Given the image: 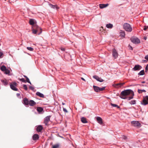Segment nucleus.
<instances>
[{
	"mask_svg": "<svg viewBox=\"0 0 148 148\" xmlns=\"http://www.w3.org/2000/svg\"><path fill=\"white\" fill-rule=\"evenodd\" d=\"M148 70V64H147L145 67V72H146Z\"/></svg>",
	"mask_w": 148,
	"mask_h": 148,
	"instance_id": "obj_40",
	"label": "nucleus"
},
{
	"mask_svg": "<svg viewBox=\"0 0 148 148\" xmlns=\"http://www.w3.org/2000/svg\"><path fill=\"white\" fill-rule=\"evenodd\" d=\"M136 103V101L135 100H132L130 101V103L131 104H134Z\"/></svg>",
	"mask_w": 148,
	"mask_h": 148,
	"instance_id": "obj_31",
	"label": "nucleus"
},
{
	"mask_svg": "<svg viewBox=\"0 0 148 148\" xmlns=\"http://www.w3.org/2000/svg\"><path fill=\"white\" fill-rule=\"evenodd\" d=\"M61 51H64L65 50V49L64 48H63V47H61L60 48Z\"/></svg>",
	"mask_w": 148,
	"mask_h": 148,
	"instance_id": "obj_39",
	"label": "nucleus"
},
{
	"mask_svg": "<svg viewBox=\"0 0 148 148\" xmlns=\"http://www.w3.org/2000/svg\"><path fill=\"white\" fill-rule=\"evenodd\" d=\"M123 28L126 31L130 32L132 30V28L131 25L128 23H125L124 24L123 26Z\"/></svg>",
	"mask_w": 148,
	"mask_h": 148,
	"instance_id": "obj_2",
	"label": "nucleus"
},
{
	"mask_svg": "<svg viewBox=\"0 0 148 148\" xmlns=\"http://www.w3.org/2000/svg\"><path fill=\"white\" fill-rule=\"evenodd\" d=\"M62 104L63 105H64L65 104V103H62Z\"/></svg>",
	"mask_w": 148,
	"mask_h": 148,
	"instance_id": "obj_54",
	"label": "nucleus"
},
{
	"mask_svg": "<svg viewBox=\"0 0 148 148\" xmlns=\"http://www.w3.org/2000/svg\"><path fill=\"white\" fill-rule=\"evenodd\" d=\"M42 129V126L41 125H39L37 127L36 130L38 132H40Z\"/></svg>",
	"mask_w": 148,
	"mask_h": 148,
	"instance_id": "obj_12",
	"label": "nucleus"
},
{
	"mask_svg": "<svg viewBox=\"0 0 148 148\" xmlns=\"http://www.w3.org/2000/svg\"><path fill=\"white\" fill-rule=\"evenodd\" d=\"M111 105L114 107H117V108H120L119 106H118L116 104H114L112 103H111Z\"/></svg>",
	"mask_w": 148,
	"mask_h": 148,
	"instance_id": "obj_32",
	"label": "nucleus"
},
{
	"mask_svg": "<svg viewBox=\"0 0 148 148\" xmlns=\"http://www.w3.org/2000/svg\"><path fill=\"white\" fill-rule=\"evenodd\" d=\"M24 88L26 90H27V88L26 85L24 84L23 86Z\"/></svg>",
	"mask_w": 148,
	"mask_h": 148,
	"instance_id": "obj_36",
	"label": "nucleus"
},
{
	"mask_svg": "<svg viewBox=\"0 0 148 148\" xmlns=\"http://www.w3.org/2000/svg\"><path fill=\"white\" fill-rule=\"evenodd\" d=\"M146 60H142V62L143 63H144V62H146Z\"/></svg>",
	"mask_w": 148,
	"mask_h": 148,
	"instance_id": "obj_50",
	"label": "nucleus"
},
{
	"mask_svg": "<svg viewBox=\"0 0 148 148\" xmlns=\"http://www.w3.org/2000/svg\"><path fill=\"white\" fill-rule=\"evenodd\" d=\"M106 27L107 28H111L113 27V25L111 24H107L106 25Z\"/></svg>",
	"mask_w": 148,
	"mask_h": 148,
	"instance_id": "obj_24",
	"label": "nucleus"
},
{
	"mask_svg": "<svg viewBox=\"0 0 148 148\" xmlns=\"http://www.w3.org/2000/svg\"><path fill=\"white\" fill-rule=\"evenodd\" d=\"M49 5L51 8H57V6L56 5H53L51 4H49Z\"/></svg>",
	"mask_w": 148,
	"mask_h": 148,
	"instance_id": "obj_29",
	"label": "nucleus"
},
{
	"mask_svg": "<svg viewBox=\"0 0 148 148\" xmlns=\"http://www.w3.org/2000/svg\"><path fill=\"white\" fill-rule=\"evenodd\" d=\"M145 59L148 61V55L146 56L145 57Z\"/></svg>",
	"mask_w": 148,
	"mask_h": 148,
	"instance_id": "obj_44",
	"label": "nucleus"
},
{
	"mask_svg": "<svg viewBox=\"0 0 148 148\" xmlns=\"http://www.w3.org/2000/svg\"><path fill=\"white\" fill-rule=\"evenodd\" d=\"M29 88L32 90H33L34 89V88L32 86H30L29 87Z\"/></svg>",
	"mask_w": 148,
	"mask_h": 148,
	"instance_id": "obj_45",
	"label": "nucleus"
},
{
	"mask_svg": "<svg viewBox=\"0 0 148 148\" xmlns=\"http://www.w3.org/2000/svg\"><path fill=\"white\" fill-rule=\"evenodd\" d=\"M130 40L131 42L135 44H138L140 42V41L137 38L135 37H132Z\"/></svg>",
	"mask_w": 148,
	"mask_h": 148,
	"instance_id": "obj_4",
	"label": "nucleus"
},
{
	"mask_svg": "<svg viewBox=\"0 0 148 148\" xmlns=\"http://www.w3.org/2000/svg\"><path fill=\"white\" fill-rule=\"evenodd\" d=\"M148 27L147 26H144V28H143V29L144 30H147V29L148 28Z\"/></svg>",
	"mask_w": 148,
	"mask_h": 148,
	"instance_id": "obj_41",
	"label": "nucleus"
},
{
	"mask_svg": "<svg viewBox=\"0 0 148 148\" xmlns=\"http://www.w3.org/2000/svg\"><path fill=\"white\" fill-rule=\"evenodd\" d=\"M37 110L38 112H41L43 110V109L41 107H39L37 108Z\"/></svg>",
	"mask_w": 148,
	"mask_h": 148,
	"instance_id": "obj_28",
	"label": "nucleus"
},
{
	"mask_svg": "<svg viewBox=\"0 0 148 148\" xmlns=\"http://www.w3.org/2000/svg\"><path fill=\"white\" fill-rule=\"evenodd\" d=\"M141 92H146V91L145 90H141Z\"/></svg>",
	"mask_w": 148,
	"mask_h": 148,
	"instance_id": "obj_49",
	"label": "nucleus"
},
{
	"mask_svg": "<svg viewBox=\"0 0 148 148\" xmlns=\"http://www.w3.org/2000/svg\"><path fill=\"white\" fill-rule=\"evenodd\" d=\"M2 82L4 85H6L8 84V81L6 79H4L2 80Z\"/></svg>",
	"mask_w": 148,
	"mask_h": 148,
	"instance_id": "obj_26",
	"label": "nucleus"
},
{
	"mask_svg": "<svg viewBox=\"0 0 148 148\" xmlns=\"http://www.w3.org/2000/svg\"><path fill=\"white\" fill-rule=\"evenodd\" d=\"M129 48L131 50H133L132 47H131V46L130 45H129Z\"/></svg>",
	"mask_w": 148,
	"mask_h": 148,
	"instance_id": "obj_46",
	"label": "nucleus"
},
{
	"mask_svg": "<svg viewBox=\"0 0 148 148\" xmlns=\"http://www.w3.org/2000/svg\"><path fill=\"white\" fill-rule=\"evenodd\" d=\"M112 56L114 59L116 58L118 56V52L115 49H112Z\"/></svg>",
	"mask_w": 148,
	"mask_h": 148,
	"instance_id": "obj_7",
	"label": "nucleus"
},
{
	"mask_svg": "<svg viewBox=\"0 0 148 148\" xmlns=\"http://www.w3.org/2000/svg\"><path fill=\"white\" fill-rule=\"evenodd\" d=\"M59 146L60 145L59 144H56L53 145L52 148H58L59 147Z\"/></svg>",
	"mask_w": 148,
	"mask_h": 148,
	"instance_id": "obj_27",
	"label": "nucleus"
},
{
	"mask_svg": "<svg viewBox=\"0 0 148 148\" xmlns=\"http://www.w3.org/2000/svg\"><path fill=\"white\" fill-rule=\"evenodd\" d=\"M32 28V32L34 34H36L38 30H41V29L40 28L35 25L33 26Z\"/></svg>",
	"mask_w": 148,
	"mask_h": 148,
	"instance_id": "obj_5",
	"label": "nucleus"
},
{
	"mask_svg": "<svg viewBox=\"0 0 148 148\" xmlns=\"http://www.w3.org/2000/svg\"><path fill=\"white\" fill-rule=\"evenodd\" d=\"M134 93L133 91L131 90H126L122 91L119 97L121 98L125 99L128 98V100H129L133 98Z\"/></svg>",
	"mask_w": 148,
	"mask_h": 148,
	"instance_id": "obj_1",
	"label": "nucleus"
},
{
	"mask_svg": "<svg viewBox=\"0 0 148 148\" xmlns=\"http://www.w3.org/2000/svg\"><path fill=\"white\" fill-rule=\"evenodd\" d=\"M97 120L98 123L100 124L103 123L102 119L99 117H97Z\"/></svg>",
	"mask_w": 148,
	"mask_h": 148,
	"instance_id": "obj_14",
	"label": "nucleus"
},
{
	"mask_svg": "<svg viewBox=\"0 0 148 148\" xmlns=\"http://www.w3.org/2000/svg\"><path fill=\"white\" fill-rule=\"evenodd\" d=\"M81 79L82 80H84V81H85V79H84L83 78V77H81Z\"/></svg>",
	"mask_w": 148,
	"mask_h": 148,
	"instance_id": "obj_51",
	"label": "nucleus"
},
{
	"mask_svg": "<svg viewBox=\"0 0 148 148\" xmlns=\"http://www.w3.org/2000/svg\"><path fill=\"white\" fill-rule=\"evenodd\" d=\"M39 136L38 134H35L33 136V139L34 140H36L39 138Z\"/></svg>",
	"mask_w": 148,
	"mask_h": 148,
	"instance_id": "obj_15",
	"label": "nucleus"
},
{
	"mask_svg": "<svg viewBox=\"0 0 148 148\" xmlns=\"http://www.w3.org/2000/svg\"><path fill=\"white\" fill-rule=\"evenodd\" d=\"M27 48L28 50L31 51H33L34 50L33 48L31 47H27Z\"/></svg>",
	"mask_w": 148,
	"mask_h": 148,
	"instance_id": "obj_34",
	"label": "nucleus"
},
{
	"mask_svg": "<svg viewBox=\"0 0 148 148\" xmlns=\"http://www.w3.org/2000/svg\"><path fill=\"white\" fill-rule=\"evenodd\" d=\"M108 5V4H100L99 5V7L101 9L105 8Z\"/></svg>",
	"mask_w": 148,
	"mask_h": 148,
	"instance_id": "obj_16",
	"label": "nucleus"
},
{
	"mask_svg": "<svg viewBox=\"0 0 148 148\" xmlns=\"http://www.w3.org/2000/svg\"><path fill=\"white\" fill-rule=\"evenodd\" d=\"M138 92L139 93H142V92H141V90H140V89H138Z\"/></svg>",
	"mask_w": 148,
	"mask_h": 148,
	"instance_id": "obj_47",
	"label": "nucleus"
},
{
	"mask_svg": "<svg viewBox=\"0 0 148 148\" xmlns=\"http://www.w3.org/2000/svg\"><path fill=\"white\" fill-rule=\"evenodd\" d=\"M144 74V70L141 71L138 73V75H143Z\"/></svg>",
	"mask_w": 148,
	"mask_h": 148,
	"instance_id": "obj_33",
	"label": "nucleus"
},
{
	"mask_svg": "<svg viewBox=\"0 0 148 148\" xmlns=\"http://www.w3.org/2000/svg\"><path fill=\"white\" fill-rule=\"evenodd\" d=\"M146 38H145V40H146Z\"/></svg>",
	"mask_w": 148,
	"mask_h": 148,
	"instance_id": "obj_56",
	"label": "nucleus"
},
{
	"mask_svg": "<svg viewBox=\"0 0 148 148\" xmlns=\"http://www.w3.org/2000/svg\"><path fill=\"white\" fill-rule=\"evenodd\" d=\"M20 81H22L23 82H25V83L26 82V81L24 78L21 79H20Z\"/></svg>",
	"mask_w": 148,
	"mask_h": 148,
	"instance_id": "obj_38",
	"label": "nucleus"
},
{
	"mask_svg": "<svg viewBox=\"0 0 148 148\" xmlns=\"http://www.w3.org/2000/svg\"><path fill=\"white\" fill-rule=\"evenodd\" d=\"M36 102L32 100H31L29 101V104L31 106H34L35 105Z\"/></svg>",
	"mask_w": 148,
	"mask_h": 148,
	"instance_id": "obj_17",
	"label": "nucleus"
},
{
	"mask_svg": "<svg viewBox=\"0 0 148 148\" xmlns=\"http://www.w3.org/2000/svg\"><path fill=\"white\" fill-rule=\"evenodd\" d=\"M24 77H25L26 78L27 77L25 75H24Z\"/></svg>",
	"mask_w": 148,
	"mask_h": 148,
	"instance_id": "obj_52",
	"label": "nucleus"
},
{
	"mask_svg": "<svg viewBox=\"0 0 148 148\" xmlns=\"http://www.w3.org/2000/svg\"><path fill=\"white\" fill-rule=\"evenodd\" d=\"M93 77L96 79L97 81H99L100 82H102L103 81V79L99 77L97 75H94L93 76Z\"/></svg>",
	"mask_w": 148,
	"mask_h": 148,
	"instance_id": "obj_10",
	"label": "nucleus"
},
{
	"mask_svg": "<svg viewBox=\"0 0 148 148\" xmlns=\"http://www.w3.org/2000/svg\"><path fill=\"white\" fill-rule=\"evenodd\" d=\"M51 116H48L46 117L44 119V123L46 125H48V123L50 121Z\"/></svg>",
	"mask_w": 148,
	"mask_h": 148,
	"instance_id": "obj_8",
	"label": "nucleus"
},
{
	"mask_svg": "<svg viewBox=\"0 0 148 148\" xmlns=\"http://www.w3.org/2000/svg\"><path fill=\"white\" fill-rule=\"evenodd\" d=\"M20 95V94H17V95H18H18Z\"/></svg>",
	"mask_w": 148,
	"mask_h": 148,
	"instance_id": "obj_55",
	"label": "nucleus"
},
{
	"mask_svg": "<svg viewBox=\"0 0 148 148\" xmlns=\"http://www.w3.org/2000/svg\"><path fill=\"white\" fill-rule=\"evenodd\" d=\"M63 111H64V112H68V111L67 110H66V109H65V108H63Z\"/></svg>",
	"mask_w": 148,
	"mask_h": 148,
	"instance_id": "obj_42",
	"label": "nucleus"
},
{
	"mask_svg": "<svg viewBox=\"0 0 148 148\" xmlns=\"http://www.w3.org/2000/svg\"><path fill=\"white\" fill-rule=\"evenodd\" d=\"M105 87H103L102 88H99V91H103L105 90Z\"/></svg>",
	"mask_w": 148,
	"mask_h": 148,
	"instance_id": "obj_35",
	"label": "nucleus"
},
{
	"mask_svg": "<svg viewBox=\"0 0 148 148\" xmlns=\"http://www.w3.org/2000/svg\"><path fill=\"white\" fill-rule=\"evenodd\" d=\"M141 66L139 65H135L133 70L134 71L139 70L141 68Z\"/></svg>",
	"mask_w": 148,
	"mask_h": 148,
	"instance_id": "obj_11",
	"label": "nucleus"
},
{
	"mask_svg": "<svg viewBox=\"0 0 148 148\" xmlns=\"http://www.w3.org/2000/svg\"><path fill=\"white\" fill-rule=\"evenodd\" d=\"M4 71L5 72V73L6 74H8L10 73V71L7 69Z\"/></svg>",
	"mask_w": 148,
	"mask_h": 148,
	"instance_id": "obj_30",
	"label": "nucleus"
},
{
	"mask_svg": "<svg viewBox=\"0 0 148 148\" xmlns=\"http://www.w3.org/2000/svg\"><path fill=\"white\" fill-rule=\"evenodd\" d=\"M17 84L15 82H12L10 84V88L13 90L17 91L18 89L16 88L17 86Z\"/></svg>",
	"mask_w": 148,
	"mask_h": 148,
	"instance_id": "obj_6",
	"label": "nucleus"
},
{
	"mask_svg": "<svg viewBox=\"0 0 148 148\" xmlns=\"http://www.w3.org/2000/svg\"><path fill=\"white\" fill-rule=\"evenodd\" d=\"M93 87L94 90L96 92H99V87L95 86H93Z\"/></svg>",
	"mask_w": 148,
	"mask_h": 148,
	"instance_id": "obj_20",
	"label": "nucleus"
},
{
	"mask_svg": "<svg viewBox=\"0 0 148 148\" xmlns=\"http://www.w3.org/2000/svg\"><path fill=\"white\" fill-rule=\"evenodd\" d=\"M5 1H6V0H5Z\"/></svg>",
	"mask_w": 148,
	"mask_h": 148,
	"instance_id": "obj_57",
	"label": "nucleus"
},
{
	"mask_svg": "<svg viewBox=\"0 0 148 148\" xmlns=\"http://www.w3.org/2000/svg\"><path fill=\"white\" fill-rule=\"evenodd\" d=\"M120 33L121 36L123 37H125V32L123 30H120Z\"/></svg>",
	"mask_w": 148,
	"mask_h": 148,
	"instance_id": "obj_22",
	"label": "nucleus"
},
{
	"mask_svg": "<svg viewBox=\"0 0 148 148\" xmlns=\"http://www.w3.org/2000/svg\"><path fill=\"white\" fill-rule=\"evenodd\" d=\"M26 82L30 84H31V83L30 81H29V79L27 77L26 78Z\"/></svg>",
	"mask_w": 148,
	"mask_h": 148,
	"instance_id": "obj_37",
	"label": "nucleus"
},
{
	"mask_svg": "<svg viewBox=\"0 0 148 148\" xmlns=\"http://www.w3.org/2000/svg\"><path fill=\"white\" fill-rule=\"evenodd\" d=\"M29 23L31 25H34L35 23L34 20L33 19H30L29 20Z\"/></svg>",
	"mask_w": 148,
	"mask_h": 148,
	"instance_id": "obj_23",
	"label": "nucleus"
},
{
	"mask_svg": "<svg viewBox=\"0 0 148 148\" xmlns=\"http://www.w3.org/2000/svg\"><path fill=\"white\" fill-rule=\"evenodd\" d=\"M148 103V102L147 100L144 98L143 99L142 102H141V104L143 105H146Z\"/></svg>",
	"mask_w": 148,
	"mask_h": 148,
	"instance_id": "obj_18",
	"label": "nucleus"
},
{
	"mask_svg": "<svg viewBox=\"0 0 148 148\" xmlns=\"http://www.w3.org/2000/svg\"><path fill=\"white\" fill-rule=\"evenodd\" d=\"M23 101L25 105H29V101L27 98H25L23 99Z\"/></svg>",
	"mask_w": 148,
	"mask_h": 148,
	"instance_id": "obj_13",
	"label": "nucleus"
},
{
	"mask_svg": "<svg viewBox=\"0 0 148 148\" xmlns=\"http://www.w3.org/2000/svg\"><path fill=\"white\" fill-rule=\"evenodd\" d=\"M6 67L3 65V66H2L1 67V68H0V69L2 71H4L6 69Z\"/></svg>",
	"mask_w": 148,
	"mask_h": 148,
	"instance_id": "obj_25",
	"label": "nucleus"
},
{
	"mask_svg": "<svg viewBox=\"0 0 148 148\" xmlns=\"http://www.w3.org/2000/svg\"><path fill=\"white\" fill-rule=\"evenodd\" d=\"M145 99H147V100L148 101V96H146L145 97Z\"/></svg>",
	"mask_w": 148,
	"mask_h": 148,
	"instance_id": "obj_48",
	"label": "nucleus"
},
{
	"mask_svg": "<svg viewBox=\"0 0 148 148\" xmlns=\"http://www.w3.org/2000/svg\"><path fill=\"white\" fill-rule=\"evenodd\" d=\"M36 95L40 97H41L43 98L44 97V95H43V94L40 93L39 92H37L36 93Z\"/></svg>",
	"mask_w": 148,
	"mask_h": 148,
	"instance_id": "obj_19",
	"label": "nucleus"
},
{
	"mask_svg": "<svg viewBox=\"0 0 148 148\" xmlns=\"http://www.w3.org/2000/svg\"><path fill=\"white\" fill-rule=\"evenodd\" d=\"M132 125L133 126L136 127L138 128L140 127L141 126L140 123L137 121H132L131 122Z\"/></svg>",
	"mask_w": 148,
	"mask_h": 148,
	"instance_id": "obj_3",
	"label": "nucleus"
},
{
	"mask_svg": "<svg viewBox=\"0 0 148 148\" xmlns=\"http://www.w3.org/2000/svg\"><path fill=\"white\" fill-rule=\"evenodd\" d=\"M3 55V53L1 51H0V58H1V56Z\"/></svg>",
	"mask_w": 148,
	"mask_h": 148,
	"instance_id": "obj_43",
	"label": "nucleus"
},
{
	"mask_svg": "<svg viewBox=\"0 0 148 148\" xmlns=\"http://www.w3.org/2000/svg\"><path fill=\"white\" fill-rule=\"evenodd\" d=\"M124 84V83H119L118 84H113L112 86L116 88H118L119 87H121Z\"/></svg>",
	"mask_w": 148,
	"mask_h": 148,
	"instance_id": "obj_9",
	"label": "nucleus"
},
{
	"mask_svg": "<svg viewBox=\"0 0 148 148\" xmlns=\"http://www.w3.org/2000/svg\"><path fill=\"white\" fill-rule=\"evenodd\" d=\"M81 119V121L83 123H87L86 119L84 117H82Z\"/></svg>",
	"mask_w": 148,
	"mask_h": 148,
	"instance_id": "obj_21",
	"label": "nucleus"
},
{
	"mask_svg": "<svg viewBox=\"0 0 148 148\" xmlns=\"http://www.w3.org/2000/svg\"><path fill=\"white\" fill-rule=\"evenodd\" d=\"M145 83V82L144 81H143V82H142V83Z\"/></svg>",
	"mask_w": 148,
	"mask_h": 148,
	"instance_id": "obj_53",
	"label": "nucleus"
}]
</instances>
